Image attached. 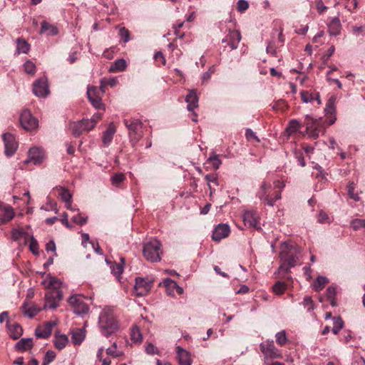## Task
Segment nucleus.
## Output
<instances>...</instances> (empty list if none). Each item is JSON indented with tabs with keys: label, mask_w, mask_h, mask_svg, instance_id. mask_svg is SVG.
<instances>
[{
	"label": "nucleus",
	"mask_w": 365,
	"mask_h": 365,
	"mask_svg": "<svg viewBox=\"0 0 365 365\" xmlns=\"http://www.w3.org/2000/svg\"><path fill=\"white\" fill-rule=\"evenodd\" d=\"M102 115L100 113H95L92 118L88 119H85L86 123L89 125V128H93L96 125V123L101 118Z\"/></svg>",
	"instance_id": "nucleus-44"
},
{
	"label": "nucleus",
	"mask_w": 365,
	"mask_h": 365,
	"mask_svg": "<svg viewBox=\"0 0 365 365\" xmlns=\"http://www.w3.org/2000/svg\"><path fill=\"white\" fill-rule=\"evenodd\" d=\"M14 217V212L11 206H6L2 212H0V225L6 223Z\"/></svg>",
	"instance_id": "nucleus-23"
},
{
	"label": "nucleus",
	"mask_w": 365,
	"mask_h": 365,
	"mask_svg": "<svg viewBox=\"0 0 365 365\" xmlns=\"http://www.w3.org/2000/svg\"><path fill=\"white\" fill-rule=\"evenodd\" d=\"M16 51L19 53H27L30 50V45L24 38L16 39Z\"/></svg>",
	"instance_id": "nucleus-30"
},
{
	"label": "nucleus",
	"mask_w": 365,
	"mask_h": 365,
	"mask_svg": "<svg viewBox=\"0 0 365 365\" xmlns=\"http://www.w3.org/2000/svg\"><path fill=\"white\" fill-rule=\"evenodd\" d=\"M299 127L300 124L299 121H297V120H290L287 128H286V132L287 133L288 135H290L292 133L297 132Z\"/></svg>",
	"instance_id": "nucleus-37"
},
{
	"label": "nucleus",
	"mask_w": 365,
	"mask_h": 365,
	"mask_svg": "<svg viewBox=\"0 0 365 365\" xmlns=\"http://www.w3.org/2000/svg\"><path fill=\"white\" fill-rule=\"evenodd\" d=\"M243 220L246 225L259 229V216L255 211H246L243 215Z\"/></svg>",
	"instance_id": "nucleus-16"
},
{
	"label": "nucleus",
	"mask_w": 365,
	"mask_h": 365,
	"mask_svg": "<svg viewBox=\"0 0 365 365\" xmlns=\"http://www.w3.org/2000/svg\"><path fill=\"white\" fill-rule=\"evenodd\" d=\"M327 7L325 6L322 1V0H319L317 3V9L318 10L319 14H322L327 10Z\"/></svg>",
	"instance_id": "nucleus-64"
},
{
	"label": "nucleus",
	"mask_w": 365,
	"mask_h": 365,
	"mask_svg": "<svg viewBox=\"0 0 365 365\" xmlns=\"http://www.w3.org/2000/svg\"><path fill=\"white\" fill-rule=\"evenodd\" d=\"M3 140L5 145V154L7 156L12 155L18 147L14 136L11 133H6L3 135Z\"/></svg>",
	"instance_id": "nucleus-13"
},
{
	"label": "nucleus",
	"mask_w": 365,
	"mask_h": 365,
	"mask_svg": "<svg viewBox=\"0 0 365 365\" xmlns=\"http://www.w3.org/2000/svg\"><path fill=\"white\" fill-rule=\"evenodd\" d=\"M318 221H319V222H320V223L329 222V217H328L327 214V213H325V212H323V211H321V212L319 213V215H318Z\"/></svg>",
	"instance_id": "nucleus-58"
},
{
	"label": "nucleus",
	"mask_w": 365,
	"mask_h": 365,
	"mask_svg": "<svg viewBox=\"0 0 365 365\" xmlns=\"http://www.w3.org/2000/svg\"><path fill=\"white\" fill-rule=\"evenodd\" d=\"M34 93L38 97H46L49 93V88L46 78H41L34 83Z\"/></svg>",
	"instance_id": "nucleus-12"
},
{
	"label": "nucleus",
	"mask_w": 365,
	"mask_h": 365,
	"mask_svg": "<svg viewBox=\"0 0 365 365\" xmlns=\"http://www.w3.org/2000/svg\"><path fill=\"white\" fill-rule=\"evenodd\" d=\"M40 308L37 307L36 305L31 306L28 309L25 310V314L29 316V317L32 318L34 317L39 311Z\"/></svg>",
	"instance_id": "nucleus-51"
},
{
	"label": "nucleus",
	"mask_w": 365,
	"mask_h": 365,
	"mask_svg": "<svg viewBox=\"0 0 365 365\" xmlns=\"http://www.w3.org/2000/svg\"><path fill=\"white\" fill-rule=\"evenodd\" d=\"M98 90L96 87H88L87 95L89 101L96 108L101 106V98L97 95Z\"/></svg>",
	"instance_id": "nucleus-18"
},
{
	"label": "nucleus",
	"mask_w": 365,
	"mask_h": 365,
	"mask_svg": "<svg viewBox=\"0 0 365 365\" xmlns=\"http://www.w3.org/2000/svg\"><path fill=\"white\" fill-rule=\"evenodd\" d=\"M48 32V35L55 36L58 33V30L56 26L46 21L41 22V28L39 34H43Z\"/></svg>",
	"instance_id": "nucleus-25"
},
{
	"label": "nucleus",
	"mask_w": 365,
	"mask_h": 365,
	"mask_svg": "<svg viewBox=\"0 0 365 365\" xmlns=\"http://www.w3.org/2000/svg\"><path fill=\"white\" fill-rule=\"evenodd\" d=\"M281 264L279 273H287L290 268L294 267L300 257V248L294 244L283 243L279 254Z\"/></svg>",
	"instance_id": "nucleus-1"
},
{
	"label": "nucleus",
	"mask_w": 365,
	"mask_h": 365,
	"mask_svg": "<svg viewBox=\"0 0 365 365\" xmlns=\"http://www.w3.org/2000/svg\"><path fill=\"white\" fill-rule=\"evenodd\" d=\"M329 32L331 35L336 36L340 32L341 24L338 18H334L328 25Z\"/></svg>",
	"instance_id": "nucleus-27"
},
{
	"label": "nucleus",
	"mask_w": 365,
	"mask_h": 365,
	"mask_svg": "<svg viewBox=\"0 0 365 365\" xmlns=\"http://www.w3.org/2000/svg\"><path fill=\"white\" fill-rule=\"evenodd\" d=\"M58 306V304L56 302L52 301L48 299H46V303L44 304L43 309H56Z\"/></svg>",
	"instance_id": "nucleus-56"
},
{
	"label": "nucleus",
	"mask_w": 365,
	"mask_h": 365,
	"mask_svg": "<svg viewBox=\"0 0 365 365\" xmlns=\"http://www.w3.org/2000/svg\"><path fill=\"white\" fill-rule=\"evenodd\" d=\"M86 218L81 217V215H76L73 217V221L76 224L82 225L86 222Z\"/></svg>",
	"instance_id": "nucleus-63"
},
{
	"label": "nucleus",
	"mask_w": 365,
	"mask_h": 365,
	"mask_svg": "<svg viewBox=\"0 0 365 365\" xmlns=\"http://www.w3.org/2000/svg\"><path fill=\"white\" fill-rule=\"evenodd\" d=\"M127 66L126 61L123 58H120L113 62L110 66L109 71L110 72H120L125 69Z\"/></svg>",
	"instance_id": "nucleus-29"
},
{
	"label": "nucleus",
	"mask_w": 365,
	"mask_h": 365,
	"mask_svg": "<svg viewBox=\"0 0 365 365\" xmlns=\"http://www.w3.org/2000/svg\"><path fill=\"white\" fill-rule=\"evenodd\" d=\"M71 340L75 345H79L83 341L86 336L84 329H73L71 331Z\"/></svg>",
	"instance_id": "nucleus-22"
},
{
	"label": "nucleus",
	"mask_w": 365,
	"mask_h": 365,
	"mask_svg": "<svg viewBox=\"0 0 365 365\" xmlns=\"http://www.w3.org/2000/svg\"><path fill=\"white\" fill-rule=\"evenodd\" d=\"M185 101L187 103V110L192 111L197 108L198 104V98L195 91H190L187 95Z\"/></svg>",
	"instance_id": "nucleus-24"
},
{
	"label": "nucleus",
	"mask_w": 365,
	"mask_h": 365,
	"mask_svg": "<svg viewBox=\"0 0 365 365\" xmlns=\"http://www.w3.org/2000/svg\"><path fill=\"white\" fill-rule=\"evenodd\" d=\"M123 123L128 130V136L130 138V143L133 146H135L143 137V123L138 119H125Z\"/></svg>",
	"instance_id": "nucleus-3"
},
{
	"label": "nucleus",
	"mask_w": 365,
	"mask_h": 365,
	"mask_svg": "<svg viewBox=\"0 0 365 365\" xmlns=\"http://www.w3.org/2000/svg\"><path fill=\"white\" fill-rule=\"evenodd\" d=\"M207 163L212 164L215 169H218L222 162L219 159V156L215 153H212L207 160Z\"/></svg>",
	"instance_id": "nucleus-40"
},
{
	"label": "nucleus",
	"mask_w": 365,
	"mask_h": 365,
	"mask_svg": "<svg viewBox=\"0 0 365 365\" xmlns=\"http://www.w3.org/2000/svg\"><path fill=\"white\" fill-rule=\"evenodd\" d=\"M113 274L118 278L120 274L123 272V267L120 264H115L111 267Z\"/></svg>",
	"instance_id": "nucleus-55"
},
{
	"label": "nucleus",
	"mask_w": 365,
	"mask_h": 365,
	"mask_svg": "<svg viewBox=\"0 0 365 365\" xmlns=\"http://www.w3.org/2000/svg\"><path fill=\"white\" fill-rule=\"evenodd\" d=\"M326 294H327V299L330 302L331 305L333 306V307L336 306V302H335V299H334V297H335V294H336V289H335V288L332 287H329L327 289Z\"/></svg>",
	"instance_id": "nucleus-42"
},
{
	"label": "nucleus",
	"mask_w": 365,
	"mask_h": 365,
	"mask_svg": "<svg viewBox=\"0 0 365 365\" xmlns=\"http://www.w3.org/2000/svg\"><path fill=\"white\" fill-rule=\"evenodd\" d=\"M205 180L207 182V184H208L210 190V192L212 193V188L211 185H210V182H213V183L217 185V178L215 176H214V175H205Z\"/></svg>",
	"instance_id": "nucleus-57"
},
{
	"label": "nucleus",
	"mask_w": 365,
	"mask_h": 365,
	"mask_svg": "<svg viewBox=\"0 0 365 365\" xmlns=\"http://www.w3.org/2000/svg\"><path fill=\"white\" fill-rule=\"evenodd\" d=\"M237 8L240 12H243L249 8V3L245 0H239L237 3Z\"/></svg>",
	"instance_id": "nucleus-52"
},
{
	"label": "nucleus",
	"mask_w": 365,
	"mask_h": 365,
	"mask_svg": "<svg viewBox=\"0 0 365 365\" xmlns=\"http://www.w3.org/2000/svg\"><path fill=\"white\" fill-rule=\"evenodd\" d=\"M70 129L72 131V133L75 136H79L84 131H89L92 128H89V125L86 123V120H83L78 122H73L70 124Z\"/></svg>",
	"instance_id": "nucleus-17"
},
{
	"label": "nucleus",
	"mask_w": 365,
	"mask_h": 365,
	"mask_svg": "<svg viewBox=\"0 0 365 365\" xmlns=\"http://www.w3.org/2000/svg\"><path fill=\"white\" fill-rule=\"evenodd\" d=\"M145 351L148 354H159L158 349L151 343L147 344Z\"/></svg>",
	"instance_id": "nucleus-53"
},
{
	"label": "nucleus",
	"mask_w": 365,
	"mask_h": 365,
	"mask_svg": "<svg viewBox=\"0 0 365 365\" xmlns=\"http://www.w3.org/2000/svg\"><path fill=\"white\" fill-rule=\"evenodd\" d=\"M153 281L148 278L137 277L134 286V293L137 297L146 295L150 290Z\"/></svg>",
	"instance_id": "nucleus-7"
},
{
	"label": "nucleus",
	"mask_w": 365,
	"mask_h": 365,
	"mask_svg": "<svg viewBox=\"0 0 365 365\" xmlns=\"http://www.w3.org/2000/svg\"><path fill=\"white\" fill-rule=\"evenodd\" d=\"M107 354L112 356L113 357H119L123 355L122 352H118L116 351V349L114 348H108L106 349Z\"/></svg>",
	"instance_id": "nucleus-60"
},
{
	"label": "nucleus",
	"mask_w": 365,
	"mask_h": 365,
	"mask_svg": "<svg viewBox=\"0 0 365 365\" xmlns=\"http://www.w3.org/2000/svg\"><path fill=\"white\" fill-rule=\"evenodd\" d=\"M24 70L27 73H29V74H34L35 73L36 66L33 62L28 61L24 63Z\"/></svg>",
	"instance_id": "nucleus-50"
},
{
	"label": "nucleus",
	"mask_w": 365,
	"mask_h": 365,
	"mask_svg": "<svg viewBox=\"0 0 365 365\" xmlns=\"http://www.w3.org/2000/svg\"><path fill=\"white\" fill-rule=\"evenodd\" d=\"M328 283V279L326 277L319 276L317 278L313 284V287L315 291L322 290L324 286Z\"/></svg>",
	"instance_id": "nucleus-34"
},
{
	"label": "nucleus",
	"mask_w": 365,
	"mask_h": 365,
	"mask_svg": "<svg viewBox=\"0 0 365 365\" xmlns=\"http://www.w3.org/2000/svg\"><path fill=\"white\" fill-rule=\"evenodd\" d=\"M177 354L180 365H191L192 360L190 354L180 346H177Z\"/></svg>",
	"instance_id": "nucleus-19"
},
{
	"label": "nucleus",
	"mask_w": 365,
	"mask_h": 365,
	"mask_svg": "<svg viewBox=\"0 0 365 365\" xmlns=\"http://www.w3.org/2000/svg\"><path fill=\"white\" fill-rule=\"evenodd\" d=\"M56 357V354L52 351H48L44 356V359H46L49 363H51Z\"/></svg>",
	"instance_id": "nucleus-62"
},
{
	"label": "nucleus",
	"mask_w": 365,
	"mask_h": 365,
	"mask_svg": "<svg viewBox=\"0 0 365 365\" xmlns=\"http://www.w3.org/2000/svg\"><path fill=\"white\" fill-rule=\"evenodd\" d=\"M348 195L349 197L355 201L359 200V197L357 194L354 193L355 186L353 182H351L347 186Z\"/></svg>",
	"instance_id": "nucleus-49"
},
{
	"label": "nucleus",
	"mask_w": 365,
	"mask_h": 365,
	"mask_svg": "<svg viewBox=\"0 0 365 365\" xmlns=\"http://www.w3.org/2000/svg\"><path fill=\"white\" fill-rule=\"evenodd\" d=\"M240 41L241 35L239 31L228 29V34L222 38V42L227 43L232 50H235L237 48Z\"/></svg>",
	"instance_id": "nucleus-11"
},
{
	"label": "nucleus",
	"mask_w": 365,
	"mask_h": 365,
	"mask_svg": "<svg viewBox=\"0 0 365 365\" xmlns=\"http://www.w3.org/2000/svg\"><path fill=\"white\" fill-rule=\"evenodd\" d=\"M306 120L307 131L309 137L314 139L318 138L320 131L322 130L319 120L307 115Z\"/></svg>",
	"instance_id": "nucleus-10"
},
{
	"label": "nucleus",
	"mask_w": 365,
	"mask_h": 365,
	"mask_svg": "<svg viewBox=\"0 0 365 365\" xmlns=\"http://www.w3.org/2000/svg\"><path fill=\"white\" fill-rule=\"evenodd\" d=\"M300 95H301L302 100L304 103H312L314 101V93H309V91H302L300 93Z\"/></svg>",
	"instance_id": "nucleus-43"
},
{
	"label": "nucleus",
	"mask_w": 365,
	"mask_h": 365,
	"mask_svg": "<svg viewBox=\"0 0 365 365\" xmlns=\"http://www.w3.org/2000/svg\"><path fill=\"white\" fill-rule=\"evenodd\" d=\"M324 112H325V114L326 115L329 116H331L334 113H335V107H334V101L331 98H330L327 105H326V108L324 109Z\"/></svg>",
	"instance_id": "nucleus-45"
},
{
	"label": "nucleus",
	"mask_w": 365,
	"mask_h": 365,
	"mask_svg": "<svg viewBox=\"0 0 365 365\" xmlns=\"http://www.w3.org/2000/svg\"><path fill=\"white\" fill-rule=\"evenodd\" d=\"M115 133V128L112 125L110 124L107 130L103 133V142L106 145H108L111 142L113 135Z\"/></svg>",
	"instance_id": "nucleus-28"
},
{
	"label": "nucleus",
	"mask_w": 365,
	"mask_h": 365,
	"mask_svg": "<svg viewBox=\"0 0 365 365\" xmlns=\"http://www.w3.org/2000/svg\"><path fill=\"white\" fill-rule=\"evenodd\" d=\"M271 185L265 182H262L260 187L257 192V197L264 202L265 205L269 206H274V202L281 198V192H277L274 197L269 195Z\"/></svg>",
	"instance_id": "nucleus-5"
},
{
	"label": "nucleus",
	"mask_w": 365,
	"mask_h": 365,
	"mask_svg": "<svg viewBox=\"0 0 365 365\" xmlns=\"http://www.w3.org/2000/svg\"><path fill=\"white\" fill-rule=\"evenodd\" d=\"M119 34L123 38L124 42H128L130 40L129 31L125 27L120 29Z\"/></svg>",
	"instance_id": "nucleus-54"
},
{
	"label": "nucleus",
	"mask_w": 365,
	"mask_h": 365,
	"mask_svg": "<svg viewBox=\"0 0 365 365\" xmlns=\"http://www.w3.org/2000/svg\"><path fill=\"white\" fill-rule=\"evenodd\" d=\"M304 305L307 307L308 311L314 309L313 302L309 297H306L304 299Z\"/></svg>",
	"instance_id": "nucleus-59"
},
{
	"label": "nucleus",
	"mask_w": 365,
	"mask_h": 365,
	"mask_svg": "<svg viewBox=\"0 0 365 365\" xmlns=\"http://www.w3.org/2000/svg\"><path fill=\"white\" fill-rule=\"evenodd\" d=\"M99 325L102 334L106 336L111 335L118 330V325L110 308L103 309L99 316Z\"/></svg>",
	"instance_id": "nucleus-2"
},
{
	"label": "nucleus",
	"mask_w": 365,
	"mask_h": 365,
	"mask_svg": "<svg viewBox=\"0 0 365 365\" xmlns=\"http://www.w3.org/2000/svg\"><path fill=\"white\" fill-rule=\"evenodd\" d=\"M67 342L68 337L66 335H60L56 337L55 346L58 349L61 350L66 346Z\"/></svg>",
	"instance_id": "nucleus-36"
},
{
	"label": "nucleus",
	"mask_w": 365,
	"mask_h": 365,
	"mask_svg": "<svg viewBox=\"0 0 365 365\" xmlns=\"http://www.w3.org/2000/svg\"><path fill=\"white\" fill-rule=\"evenodd\" d=\"M161 243L157 240H153L144 245L143 254L144 257L152 262L160 260Z\"/></svg>",
	"instance_id": "nucleus-4"
},
{
	"label": "nucleus",
	"mask_w": 365,
	"mask_h": 365,
	"mask_svg": "<svg viewBox=\"0 0 365 365\" xmlns=\"http://www.w3.org/2000/svg\"><path fill=\"white\" fill-rule=\"evenodd\" d=\"M351 225L355 230L362 227L365 228V218L353 220L351 222Z\"/></svg>",
	"instance_id": "nucleus-48"
},
{
	"label": "nucleus",
	"mask_w": 365,
	"mask_h": 365,
	"mask_svg": "<svg viewBox=\"0 0 365 365\" xmlns=\"http://www.w3.org/2000/svg\"><path fill=\"white\" fill-rule=\"evenodd\" d=\"M68 302L73 309V312L77 315H83L88 312L89 307L85 302V298L80 294L71 296Z\"/></svg>",
	"instance_id": "nucleus-6"
},
{
	"label": "nucleus",
	"mask_w": 365,
	"mask_h": 365,
	"mask_svg": "<svg viewBox=\"0 0 365 365\" xmlns=\"http://www.w3.org/2000/svg\"><path fill=\"white\" fill-rule=\"evenodd\" d=\"M30 237L29 234L24 231L21 228H14L11 230V238L15 242L18 241L20 238H24L26 243Z\"/></svg>",
	"instance_id": "nucleus-26"
},
{
	"label": "nucleus",
	"mask_w": 365,
	"mask_h": 365,
	"mask_svg": "<svg viewBox=\"0 0 365 365\" xmlns=\"http://www.w3.org/2000/svg\"><path fill=\"white\" fill-rule=\"evenodd\" d=\"M182 26H183V22H180V23L173 26V29H174V31H175V34L176 35V36H178L179 38H182L183 36H184V34H181L179 31V29L181 27H182Z\"/></svg>",
	"instance_id": "nucleus-61"
},
{
	"label": "nucleus",
	"mask_w": 365,
	"mask_h": 365,
	"mask_svg": "<svg viewBox=\"0 0 365 365\" xmlns=\"http://www.w3.org/2000/svg\"><path fill=\"white\" fill-rule=\"evenodd\" d=\"M51 331L49 328H46L45 325L38 327L35 331V335L37 338L46 339L51 334Z\"/></svg>",
	"instance_id": "nucleus-32"
},
{
	"label": "nucleus",
	"mask_w": 365,
	"mask_h": 365,
	"mask_svg": "<svg viewBox=\"0 0 365 365\" xmlns=\"http://www.w3.org/2000/svg\"><path fill=\"white\" fill-rule=\"evenodd\" d=\"M29 240H30L29 250L34 255H38L39 252L38 244L37 240L34 237V236H31V237Z\"/></svg>",
	"instance_id": "nucleus-41"
},
{
	"label": "nucleus",
	"mask_w": 365,
	"mask_h": 365,
	"mask_svg": "<svg viewBox=\"0 0 365 365\" xmlns=\"http://www.w3.org/2000/svg\"><path fill=\"white\" fill-rule=\"evenodd\" d=\"M125 179V175L123 173H116L111 178V182L113 185L118 186Z\"/></svg>",
	"instance_id": "nucleus-47"
},
{
	"label": "nucleus",
	"mask_w": 365,
	"mask_h": 365,
	"mask_svg": "<svg viewBox=\"0 0 365 365\" xmlns=\"http://www.w3.org/2000/svg\"><path fill=\"white\" fill-rule=\"evenodd\" d=\"M19 120L22 128L26 130L31 131L38 127V120L32 116L28 110L22 111Z\"/></svg>",
	"instance_id": "nucleus-9"
},
{
	"label": "nucleus",
	"mask_w": 365,
	"mask_h": 365,
	"mask_svg": "<svg viewBox=\"0 0 365 365\" xmlns=\"http://www.w3.org/2000/svg\"><path fill=\"white\" fill-rule=\"evenodd\" d=\"M131 340L135 343H140L143 339L142 334L137 326H133L130 331Z\"/></svg>",
	"instance_id": "nucleus-33"
},
{
	"label": "nucleus",
	"mask_w": 365,
	"mask_h": 365,
	"mask_svg": "<svg viewBox=\"0 0 365 365\" xmlns=\"http://www.w3.org/2000/svg\"><path fill=\"white\" fill-rule=\"evenodd\" d=\"M230 227L225 224H221L216 227L212 233V240L219 242L227 237L230 234Z\"/></svg>",
	"instance_id": "nucleus-15"
},
{
	"label": "nucleus",
	"mask_w": 365,
	"mask_h": 365,
	"mask_svg": "<svg viewBox=\"0 0 365 365\" xmlns=\"http://www.w3.org/2000/svg\"><path fill=\"white\" fill-rule=\"evenodd\" d=\"M33 339L31 338H23L15 345V349L19 351H26L33 347Z\"/></svg>",
	"instance_id": "nucleus-21"
},
{
	"label": "nucleus",
	"mask_w": 365,
	"mask_h": 365,
	"mask_svg": "<svg viewBox=\"0 0 365 365\" xmlns=\"http://www.w3.org/2000/svg\"><path fill=\"white\" fill-rule=\"evenodd\" d=\"M9 336L14 339H18L23 334V329L17 323L7 324Z\"/></svg>",
	"instance_id": "nucleus-20"
},
{
	"label": "nucleus",
	"mask_w": 365,
	"mask_h": 365,
	"mask_svg": "<svg viewBox=\"0 0 365 365\" xmlns=\"http://www.w3.org/2000/svg\"><path fill=\"white\" fill-rule=\"evenodd\" d=\"M45 298L56 302L58 304L62 299V293L57 289L48 290L45 295Z\"/></svg>",
	"instance_id": "nucleus-31"
},
{
	"label": "nucleus",
	"mask_w": 365,
	"mask_h": 365,
	"mask_svg": "<svg viewBox=\"0 0 365 365\" xmlns=\"http://www.w3.org/2000/svg\"><path fill=\"white\" fill-rule=\"evenodd\" d=\"M287 288V284L282 281H277L272 287L273 292L278 295L284 292Z\"/></svg>",
	"instance_id": "nucleus-35"
},
{
	"label": "nucleus",
	"mask_w": 365,
	"mask_h": 365,
	"mask_svg": "<svg viewBox=\"0 0 365 365\" xmlns=\"http://www.w3.org/2000/svg\"><path fill=\"white\" fill-rule=\"evenodd\" d=\"M58 191H59L58 195L63 202H68V201L71 200L72 195L66 189H65L63 187H60L58 189Z\"/></svg>",
	"instance_id": "nucleus-46"
},
{
	"label": "nucleus",
	"mask_w": 365,
	"mask_h": 365,
	"mask_svg": "<svg viewBox=\"0 0 365 365\" xmlns=\"http://www.w3.org/2000/svg\"><path fill=\"white\" fill-rule=\"evenodd\" d=\"M275 337L277 343L280 346H284L287 341L286 332L284 330L277 332Z\"/></svg>",
	"instance_id": "nucleus-39"
},
{
	"label": "nucleus",
	"mask_w": 365,
	"mask_h": 365,
	"mask_svg": "<svg viewBox=\"0 0 365 365\" xmlns=\"http://www.w3.org/2000/svg\"><path fill=\"white\" fill-rule=\"evenodd\" d=\"M259 348L266 359H272L282 357L280 351L275 347L272 340L261 343Z\"/></svg>",
	"instance_id": "nucleus-8"
},
{
	"label": "nucleus",
	"mask_w": 365,
	"mask_h": 365,
	"mask_svg": "<svg viewBox=\"0 0 365 365\" xmlns=\"http://www.w3.org/2000/svg\"><path fill=\"white\" fill-rule=\"evenodd\" d=\"M344 322L341 317L334 318V326L332 328V332L334 334H337L339 331L342 329Z\"/></svg>",
	"instance_id": "nucleus-38"
},
{
	"label": "nucleus",
	"mask_w": 365,
	"mask_h": 365,
	"mask_svg": "<svg viewBox=\"0 0 365 365\" xmlns=\"http://www.w3.org/2000/svg\"><path fill=\"white\" fill-rule=\"evenodd\" d=\"M44 158V154L42 150L38 148H32L29 150V157L24 162L26 164L33 163L34 165H39Z\"/></svg>",
	"instance_id": "nucleus-14"
}]
</instances>
